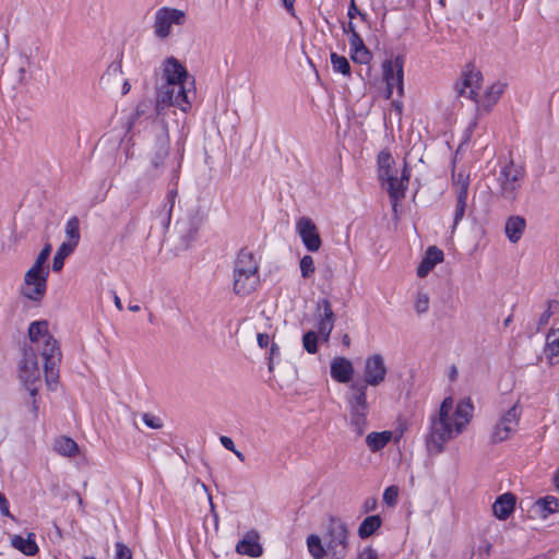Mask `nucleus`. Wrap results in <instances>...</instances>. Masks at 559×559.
Returning <instances> with one entry per match:
<instances>
[{
  "label": "nucleus",
  "instance_id": "obj_1",
  "mask_svg": "<svg viewBox=\"0 0 559 559\" xmlns=\"http://www.w3.org/2000/svg\"><path fill=\"white\" fill-rule=\"evenodd\" d=\"M160 70L156 85V115L160 116L170 106L178 107L183 112L189 111L195 98L194 79L175 57H168Z\"/></svg>",
  "mask_w": 559,
  "mask_h": 559
},
{
  "label": "nucleus",
  "instance_id": "obj_2",
  "mask_svg": "<svg viewBox=\"0 0 559 559\" xmlns=\"http://www.w3.org/2000/svg\"><path fill=\"white\" fill-rule=\"evenodd\" d=\"M474 406L469 399H463L456 404L445 397L439 412L430 417V431L426 442L429 452L440 453L443 445L461 435L473 418Z\"/></svg>",
  "mask_w": 559,
  "mask_h": 559
},
{
  "label": "nucleus",
  "instance_id": "obj_3",
  "mask_svg": "<svg viewBox=\"0 0 559 559\" xmlns=\"http://www.w3.org/2000/svg\"><path fill=\"white\" fill-rule=\"evenodd\" d=\"M259 260L248 248H242L236 255L233 267V290L236 295L248 296L260 283Z\"/></svg>",
  "mask_w": 559,
  "mask_h": 559
},
{
  "label": "nucleus",
  "instance_id": "obj_4",
  "mask_svg": "<svg viewBox=\"0 0 559 559\" xmlns=\"http://www.w3.org/2000/svg\"><path fill=\"white\" fill-rule=\"evenodd\" d=\"M367 388L366 383L355 381L349 385L347 394L350 425L359 436L365 432L367 426V414L369 412Z\"/></svg>",
  "mask_w": 559,
  "mask_h": 559
},
{
  "label": "nucleus",
  "instance_id": "obj_5",
  "mask_svg": "<svg viewBox=\"0 0 559 559\" xmlns=\"http://www.w3.org/2000/svg\"><path fill=\"white\" fill-rule=\"evenodd\" d=\"M524 177V168L512 160L502 165L496 178L498 183L497 195L513 202L518 198Z\"/></svg>",
  "mask_w": 559,
  "mask_h": 559
},
{
  "label": "nucleus",
  "instance_id": "obj_6",
  "mask_svg": "<svg viewBox=\"0 0 559 559\" xmlns=\"http://www.w3.org/2000/svg\"><path fill=\"white\" fill-rule=\"evenodd\" d=\"M324 539L331 559H345L348 552V528L342 520H330Z\"/></svg>",
  "mask_w": 559,
  "mask_h": 559
},
{
  "label": "nucleus",
  "instance_id": "obj_7",
  "mask_svg": "<svg viewBox=\"0 0 559 559\" xmlns=\"http://www.w3.org/2000/svg\"><path fill=\"white\" fill-rule=\"evenodd\" d=\"M150 133L154 138L150 160L154 168L159 169L165 166L169 154V134L166 121L159 118L153 120Z\"/></svg>",
  "mask_w": 559,
  "mask_h": 559
},
{
  "label": "nucleus",
  "instance_id": "obj_8",
  "mask_svg": "<svg viewBox=\"0 0 559 559\" xmlns=\"http://www.w3.org/2000/svg\"><path fill=\"white\" fill-rule=\"evenodd\" d=\"M506 84L502 82H495L488 86L485 93L479 97L476 96L475 102V116L468 124L467 131L472 132L478 123V119L486 114H489L493 106L498 103L504 93Z\"/></svg>",
  "mask_w": 559,
  "mask_h": 559
},
{
  "label": "nucleus",
  "instance_id": "obj_9",
  "mask_svg": "<svg viewBox=\"0 0 559 559\" xmlns=\"http://www.w3.org/2000/svg\"><path fill=\"white\" fill-rule=\"evenodd\" d=\"M41 357L45 361L44 368L46 383L50 390H55L58 379L57 366L60 361L61 353L59 350L57 341L53 337L47 336L45 340Z\"/></svg>",
  "mask_w": 559,
  "mask_h": 559
},
{
  "label": "nucleus",
  "instance_id": "obj_10",
  "mask_svg": "<svg viewBox=\"0 0 559 559\" xmlns=\"http://www.w3.org/2000/svg\"><path fill=\"white\" fill-rule=\"evenodd\" d=\"M49 270H38L31 267L24 276L22 295L31 300H40L47 288V277Z\"/></svg>",
  "mask_w": 559,
  "mask_h": 559
},
{
  "label": "nucleus",
  "instance_id": "obj_11",
  "mask_svg": "<svg viewBox=\"0 0 559 559\" xmlns=\"http://www.w3.org/2000/svg\"><path fill=\"white\" fill-rule=\"evenodd\" d=\"M186 21V14L183 11L164 7L156 11L154 32L159 38H166L169 36L173 25H182Z\"/></svg>",
  "mask_w": 559,
  "mask_h": 559
},
{
  "label": "nucleus",
  "instance_id": "obj_12",
  "mask_svg": "<svg viewBox=\"0 0 559 559\" xmlns=\"http://www.w3.org/2000/svg\"><path fill=\"white\" fill-rule=\"evenodd\" d=\"M520 419V411L516 405L510 407L493 426L490 441L492 443L502 442L515 432Z\"/></svg>",
  "mask_w": 559,
  "mask_h": 559
},
{
  "label": "nucleus",
  "instance_id": "obj_13",
  "mask_svg": "<svg viewBox=\"0 0 559 559\" xmlns=\"http://www.w3.org/2000/svg\"><path fill=\"white\" fill-rule=\"evenodd\" d=\"M481 82V72L476 70L473 66L467 64L462 72L461 79L455 83L454 88L457 95L476 100Z\"/></svg>",
  "mask_w": 559,
  "mask_h": 559
},
{
  "label": "nucleus",
  "instance_id": "obj_14",
  "mask_svg": "<svg viewBox=\"0 0 559 559\" xmlns=\"http://www.w3.org/2000/svg\"><path fill=\"white\" fill-rule=\"evenodd\" d=\"M386 374L388 368L381 354H372L365 359L362 383L370 386H379L384 382Z\"/></svg>",
  "mask_w": 559,
  "mask_h": 559
},
{
  "label": "nucleus",
  "instance_id": "obj_15",
  "mask_svg": "<svg viewBox=\"0 0 559 559\" xmlns=\"http://www.w3.org/2000/svg\"><path fill=\"white\" fill-rule=\"evenodd\" d=\"M40 374L36 356L34 354H25L20 371V378L31 396H35L38 392L41 384Z\"/></svg>",
  "mask_w": 559,
  "mask_h": 559
},
{
  "label": "nucleus",
  "instance_id": "obj_16",
  "mask_svg": "<svg viewBox=\"0 0 559 559\" xmlns=\"http://www.w3.org/2000/svg\"><path fill=\"white\" fill-rule=\"evenodd\" d=\"M296 231L308 251L317 252L321 247V238L316 224L307 216L300 217L296 223Z\"/></svg>",
  "mask_w": 559,
  "mask_h": 559
},
{
  "label": "nucleus",
  "instance_id": "obj_17",
  "mask_svg": "<svg viewBox=\"0 0 559 559\" xmlns=\"http://www.w3.org/2000/svg\"><path fill=\"white\" fill-rule=\"evenodd\" d=\"M335 316L328 299L319 300L317 305V326L318 333L323 340L328 342L334 328Z\"/></svg>",
  "mask_w": 559,
  "mask_h": 559
},
{
  "label": "nucleus",
  "instance_id": "obj_18",
  "mask_svg": "<svg viewBox=\"0 0 559 559\" xmlns=\"http://www.w3.org/2000/svg\"><path fill=\"white\" fill-rule=\"evenodd\" d=\"M409 170L407 169L406 165H404L402 174L400 176L394 175L392 177V180H386L384 182V186H382L386 190L391 199L394 212H396L397 202L404 199L405 197V191L409 182Z\"/></svg>",
  "mask_w": 559,
  "mask_h": 559
},
{
  "label": "nucleus",
  "instance_id": "obj_19",
  "mask_svg": "<svg viewBox=\"0 0 559 559\" xmlns=\"http://www.w3.org/2000/svg\"><path fill=\"white\" fill-rule=\"evenodd\" d=\"M259 534L255 531L247 532L243 538L237 543L236 551L252 558L260 557L263 549L259 543Z\"/></svg>",
  "mask_w": 559,
  "mask_h": 559
},
{
  "label": "nucleus",
  "instance_id": "obj_20",
  "mask_svg": "<svg viewBox=\"0 0 559 559\" xmlns=\"http://www.w3.org/2000/svg\"><path fill=\"white\" fill-rule=\"evenodd\" d=\"M354 374V367L349 359L336 357L331 361V377L340 382L347 383Z\"/></svg>",
  "mask_w": 559,
  "mask_h": 559
},
{
  "label": "nucleus",
  "instance_id": "obj_21",
  "mask_svg": "<svg viewBox=\"0 0 559 559\" xmlns=\"http://www.w3.org/2000/svg\"><path fill=\"white\" fill-rule=\"evenodd\" d=\"M444 254L443 251L437 248L436 246H431L427 249L425 257L420 264L417 267V275L419 277H425L428 273L439 263L443 261Z\"/></svg>",
  "mask_w": 559,
  "mask_h": 559
},
{
  "label": "nucleus",
  "instance_id": "obj_22",
  "mask_svg": "<svg viewBox=\"0 0 559 559\" xmlns=\"http://www.w3.org/2000/svg\"><path fill=\"white\" fill-rule=\"evenodd\" d=\"M515 496L511 492H506L499 496L492 504V512L499 520H507L514 511Z\"/></svg>",
  "mask_w": 559,
  "mask_h": 559
},
{
  "label": "nucleus",
  "instance_id": "obj_23",
  "mask_svg": "<svg viewBox=\"0 0 559 559\" xmlns=\"http://www.w3.org/2000/svg\"><path fill=\"white\" fill-rule=\"evenodd\" d=\"M378 175L382 186L386 180H392L394 175H399L395 162L389 152H381L378 155Z\"/></svg>",
  "mask_w": 559,
  "mask_h": 559
},
{
  "label": "nucleus",
  "instance_id": "obj_24",
  "mask_svg": "<svg viewBox=\"0 0 559 559\" xmlns=\"http://www.w3.org/2000/svg\"><path fill=\"white\" fill-rule=\"evenodd\" d=\"M11 546L25 556H34L38 552V546L35 540V534L28 533L26 537L12 535L10 537Z\"/></svg>",
  "mask_w": 559,
  "mask_h": 559
},
{
  "label": "nucleus",
  "instance_id": "obj_25",
  "mask_svg": "<svg viewBox=\"0 0 559 559\" xmlns=\"http://www.w3.org/2000/svg\"><path fill=\"white\" fill-rule=\"evenodd\" d=\"M177 189H170L166 194V200L160 210L156 213V219L163 229H167L171 221V212L176 203Z\"/></svg>",
  "mask_w": 559,
  "mask_h": 559
},
{
  "label": "nucleus",
  "instance_id": "obj_26",
  "mask_svg": "<svg viewBox=\"0 0 559 559\" xmlns=\"http://www.w3.org/2000/svg\"><path fill=\"white\" fill-rule=\"evenodd\" d=\"M525 227L526 222L522 216H510L504 226L506 236L511 242L515 243L521 239Z\"/></svg>",
  "mask_w": 559,
  "mask_h": 559
},
{
  "label": "nucleus",
  "instance_id": "obj_27",
  "mask_svg": "<svg viewBox=\"0 0 559 559\" xmlns=\"http://www.w3.org/2000/svg\"><path fill=\"white\" fill-rule=\"evenodd\" d=\"M397 73L395 76L388 78L386 82V97L390 98L393 90L396 88L397 95L401 97L404 91V73H403V58L396 57Z\"/></svg>",
  "mask_w": 559,
  "mask_h": 559
},
{
  "label": "nucleus",
  "instance_id": "obj_28",
  "mask_svg": "<svg viewBox=\"0 0 559 559\" xmlns=\"http://www.w3.org/2000/svg\"><path fill=\"white\" fill-rule=\"evenodd\" d=\"M392 439V432L384 430L381 432H370L366 437V444L370 451L382 450Z\"/></svg>",
  "mask_w": 559,
  "mask_h": 559
},
{
  "label": "nucleus",
  "instance_id": "obj_29",
  "mask_svg": "<svg viewBox=\"0 0 559 559\" xmlns=\"http://www.w3.org/2000/svg\"><path fill=\"white\" fill-rule=\"evenodd\" d=\"M53 449L62 456L72 457L79 452L78 443L69 437H59L55 440Z\"/></svg>",
  "mask_w": 559,
  "mask_h": 559
},
{
  "label": "nucleus",
  "instance_id": "obj_30",
  "mask_svg": "<svg viewBox=\"0 0 559 559\" xmlns=\"http://www.w3.org/2000/svg\"><path fill=\"white\" fill-rule=\"evenodd\" d=\"M308 551L313 559H322L328 555V548L324 547L322 539L317 534H311L306 540Z\"/></svg>",
  "mask_w": 559,
  "mask_h": 559
},
{
  "label": "nucleus",
  "instance_id": "obj_31",
  "mask_svg": "<svg viewBox=\"0 0 559 559\" xmlns=\"http://www.w3.org/2000/svg\"><path fill=\"white\" fill-rule=\"evenodd\" d=\"M545 355L554 364V359L559 356V329L548 332L546 337Z\"/></svg>",
  "mask_w": 559,
  "mask_h": 559
},
{
  "label": "nucleus",
  "instance_id": "obj_32",
  "mask_svg": "<svg viewBox=\"0 0 559 559\" xmlns=\"http://www.w3.org/2000/svg\"><path fill=\"white\" fill-rule=\"evenodd\" d=\"M66 235L68 240L63 243L76 248L80 241V221L76 216L71 217L66 224Z\"/></svg>",
  "mask_w": 559,
  "mask_h": 559
},
{
  "label": "nucleus",
  "instance_id": "obj_33",
  "mask_svg": "<svg viewBox=\"0 0 559 559\" xmlns=\"http://www.w3.org/2000/svg\"><path fill=\"white\" fill-rule=\"evenodd\" d=\"M381 525V519L379 515L367 516L358 528V535L361 538L371 536Z\"/></svg>",
  "mask_w": 559,
  "mask_h": 559
},
{
  "label": "nucleus",
  "instance_id": "obj_34",
  "mask_svg": "<svg viewBox=\"0 0 559 559\" xmlns=\"http://www.w3.org/2000/svg\"><path fill=\"white\" fill-rule=\"evenodd\" d=\"M453 188L457 197L467 198L469 177L463 171L453 175Z\"/></svg>",
  "mask_w": 559,
  "mask_h": 559
},
{
  "label": "nucleus",
  "instance_id": "obj_35",
  "mask_svg": "<svg viewBox=\"0 0 559 559\" xmlns=\"http://www.w3.org/2000/svg\"><path fill=\"white\" fill-rule=\"evenodd\" d=\"M536 506L540 509L543 518H547L550 513L559 511V500L552 496L537 500Z\"/></svg>",
  "mask_w": 559,
  "mask_h": 559
},
{
  "label": "nucleus",
  "instance_id": "obj_36",
  "mask_svg": "<svg viewBox=\"0 0 559 559\" xmlns=\"http://www.w3.org/2000/svg\"><path fill=\"white\" fill-rule=\"evenodd\" d=\"M28 336L32 342H39L41 337L47 338V323L45 321L32 322L28 328Z\"/></svg>",
  "mask_w": 559,
  "mask_h": 559
},
{
  "label": "nucleus",
  "instance_id": "obj_37",
  "mask_svg": "<svg viewBox=\"0 0 559 559\" xmlns=\"http://www.w3.org/2000/svg\"><path fill=\"white\" fill-rule=\"evenodd\" d=\"M74 251V248L62 243L53 257L52 270L59 272L63 267L64 259Z\"/></svg>",
  "mask_w": 559,
  "mask_h": 559
},
{
  "label": "nucleus",
  "instance_id": "obj_38",
  "mask_svg": "<svg viewBox=\"0 0 559 559\" xmlns=\"http://www.w3.org/2000/svg\"><path fill=\"white\" fill-rule=\"evenodd\" d=\"M330 58L335 72L342 73L343 75H350V64L345 57L332 52Z\"/></svg>",
  "mask_w": 559,
  "mask_h": 559
},
{
  "label": "nucleus",
  "instance_id": "obj_39",
  "mask_svg": "<svg viewBox=\"0 0 559 559\" xmlns=\"http://www.w3.org/2000/svg\"><path fill=\"white\" fill-rule=\"evenodd\" d=\"M318 334L314 331H308L304 334L302 346L307 353L316 354L318 352Z\"/></svg>",
  "mask_w": 559,
  "mask_h": 559
},
{
  "label": "nucleus",
  "instance_id": "obj_40",
  "mask_svg": "<svg viewBox=\"0 0 559 559\" xmlns=\"http://www.w3.org/2000/svg\"><path fill=\"white\" fill-rule=\"evenodd\" d=\"M429 296L427 293L419 290L416 295L414 308L417 314H424L429 310Z\"/></svg>",
  "mask_w": 559,
  "mask_h": 559
},
{
  "label": "nucleus",
  "instance_id": "obj_41",
  "mask_svg": "<svg viewBox=\"0 0 559 559\" xmlns=\"http://www.w3.org/2000/svg\"><path fill=\"white\" fill-rule=\"evenodd\" d=\"M466 201H467V198H462V197L456 198V206H455V212H454L452 233L455 230L456 226L464 217L465 210H466Z\"/></svg>",
  "mask_w": 559,
  "mask_h": 559
},
{
  "label": "nucleus",
  "instance_id": "obj_42",
  "mask_svg": "<svg viewBox=\"0 0 559 559\" xmlns=\"http://www.w3.org/2000/svg\"><path fill=\"white\" fill-rule=\"evenodd\" d=\"M350 58L354 62L359 64H367L371 59L369 49L365 46L362 48L350 51Z\"/></svg>",
  "mask_w": 559,
  "mask_h": 559
},
{
  "label": "nucleus",
  "instance_id": "obj_43",
  "mask_svg": "<svg viewBox=\"0 0 559 559\" xmlns=\"http://www.w3.org/2000/svg\"><path fill=\"white\" fill-rule=\"evenodd\" d=\"M300 272L304 278H309L314 273V262L311 255H304L300 260Z\"/></svg>",
  "mask_w": 559,
  "mask_h": 559
},
{
  "label": "nucleus",
  "instance_id": "obj_44",
  "mask_svg": "<svg viewBox=\"0 0 559 559\" xmlns=\"http://www.w3.org/2000/svg\"><path fill=\"white\" fill-rule=\"evenodd\" d=\"M50 252H51V246L50 245H46L41 251L39 252V254L37 255L36 260H35V263L33 264L32 267H35V269H38V270H49L48 266H46V262L50 255Z\"/></svg>",
  "mask_w": 559,
  "mask_h": 559
},
{
  "label": "nucleus",
  "instance_id": "obj_45",
  "mask_svg": "<svg viewBox=\"0 0 559 559\" xmlns=\"http://www.w3.org/2000/svg\"><path fill=\"white\" fill-rule=\"evenodd\" d=\"M399 489L395 486L388 487L383 492V500L389 506H394L397 502Z\"/></svg>",
  "mask_w": 559,
  "mask_h": 559
},
{
  "label": "nucleus",
  "instance_id": "obj_46",
  "mask_svg": "<svg viewBox=\"0 0 559 559\" xmlns=\"http://www.w3.org/2000/svg\"><path fill=\"white\" fill-rule=\"evenodd\" d=\"M382 70H383V78L385 81L390 76H395V73H397L396 58L394 60H385L382 63Z\"/></svg>",
  "mask_w": 559,
  "mask_h": 559
},
{
  "label": "nucleus",
  "instance_id": "obj_47",
  "mask_svg": "<svg viewBox=\"0 0 559 559\" xmlns=\"http://www.w3.org/2000/svg\"><path fill=\"white\" fill-rule=\"evenodd\" d=\"M558 306L559 302L556 300L548 301L547 310L539 318V325H546L548 323L550 317L554 314V309H557Z\"/></svg>",
  "mask_w": 559,
  "mask_h": 559
},
{
  "label": "nucleus",
  "instance_id": "obj_48",
  "mask_svg": "<svg viewBox=\"0 0 559 559\" xmlns=\"http://www.w3.org/2000/svg\"><path fill=\"white\" fill-rule=\"evenodd\" d=\"M115 559H132V552L130 548L122 543H116Z\"/></svg>",
  "mask_w": 559,
  "mask_h": 559
},
{
  "label": "nucleus",
  "instance_id": "obj_49",
  "mask_svg": "<svg viewBox=\"0 0 559 559\" xmlns=\"http://www.w3.org/2000/svg\"><path fill=\"white\" fill-rule=\"evenodd\" d=\"M143 421L147 427L153 428V429H158L162 427L160 419L158 417H155L150 414L143 415Z\"/></svg>",
  "mask_w": 559,
  "mask_h": 559
},
{
  "label": "nucleus",
  "instance_id": "obj_50",
  "mask_svg": "<svg viewBox=\"0 0 559 559\" xmlns=\"http://www.w3.org/2000/svg\"><path fill=\"white\" fill-rule=\"evenodd\" d=\"M365 43L362 40V38L360 37V35L358 33H353L350 36H349V47H350V51L355 50V49H358V48H362L365 47Z\"/></svg>",
  "mask_w": 559,
  "mask_h": 559
},
{
  "label": "nucleus",
  "instance_id": "obj_51",
  "mask_svg": "<svg viewBox=\"0 0 559 559\" xmlns=\"http://www.w3.org/2000/svg\"><path fill=\"white\" fill-rule=\"evenodd\" d=\"M0 512L8 518H11L14 520V516L11 514L9 509V501L7 500L5 496L0 491Z\"/></svg>",
  "mask_w": 559,
  "mask_h": 559
},
{
  "label": "nucleus",
  "instance_id": "obj_52",
  "mask_svg": "<svg viewBox=\"0 0 559 559\" xmlns=\"http://www.w3.org/2000/svg\"><path fill=\"white\" fill-rule=\"evenodd\" d=\"M219 441L222 443V445L226 449V450H229V451H235V443L234 441L231 440V438L227 437V436H222L219 438Z\"/></svg>",
  "mask_w": 559,
  "mask_h": 559
},
{
  "label": "nucleus",
  "instance_id": "obj_53",
  "mask_svg": "<svg viewBox=\"0 0 559 559\" xmlns=\"http://www.w3.org/2000/svg\"><path fill=\"white\" fill-rule=\"evenodd\" d=\"M357 559H378V555L373 549L367 548L359 554Z\"/></svg>",
  "mask_w": 559,
  "mask_h": 559
},
{
  "label": "nucleus",
  "instance_id": "obj_54",
  "mask_svg": "<svg viewBox=\"0 0 559 559\" xmlns=\"http://www.w3.org/2000/svg\"><path fill=\"white\" fill-rule=\"evenodd\" d=\"M257 341H258V345L261 348H264V347H267V345L270 344V336L266 333H259L257 335Z\"/></svg>",
  "mask_w": 559,
  "mask_h": 559
},
{
  "label": "nucleus",
  "instance_id": "obj_55",
  "mask_svg": "<svg viewBox=\"0 0 559 559\" xmlns=\"http://www.w3.org/2000/svg\"><path fill=\"white\" fill-rule=\"evenodd\" d=\"M278 355H280L278 346L276 344L272 343L271 348H270V364H269L270 371L273 370V364H272L273 357L278 356Z\"/></svg>",
  "mask_w": 559,
  "mask_h": 559
},
{
  "label": "nucleus",
  "instance_id": "obj_56",
  "mask_svg": "<svg viewBox=\"0 0 559 559\" xmlns=\"http://www.w3.org/2000/svg\"><path fill=\"white\" fill-rule=\"evenodd\" d=\"M198 231V227L191 224L188 228V233L183 235V237L187 239V242H190L194 239Z\"/></svg>",
  "mask_w": 559,
  "mask_h": 559
},
{
  "label": "nucleus",
  "instance_id": "obj_57",
  "mask_svg": "<svg viewBox=\"0 0 559 559\" xmlns=\"http://www.w3.org/2000/svg\"><path fill=\"white\" fill-rule=\"evenodd\" d=\"M295 1L296 0H282L284 8L293 16H295V9H294Z\"/></svg>",
  "mask_w": 559,
  "mask_h": 559
},
{
  "label": "nucleus",
  "instance_id": "obj_58",
  "mask_svg": "<svg viewBox=\"0 0 559 559\" xmlns=\"http://www.w3.org/2000/svg\"><path fill=\"white\" fill-rule=\"evenodd\" d=\"M347 14H348V17L350 20H353L357 14H360V12H359L358 8L356 7L354 0H352V3L349 5V8H348V13Z\"/></svg>",
  "mask_w": 559,
  "mask_h": 559
},
{
  "label": "nucleus",
  "instance_id": "obj_59",
  "mask_svg": "<svg viewBox=\"0 0 559 559\" xmlns=\"http://www.w3.org/2000/svg\"><path fill=\"white\" fill-rule=\"evenodd\" d=\"M31 397H32V413L34 414V417H37L39 407L37 404L36 395L31 396Z\"/></svg>",
  "mask_w": 559,
  "mask_h": 559
},
{
  "label": "nucleus",
  "instance_id": "obj_60",
  "mask_svg": "<svg viewBox=\"0 0 559 559\" xmlns=\"http://www.w3.org/2000/svg\"><path fill=\"white\" fill-rule=\"evenodd\" d=\"M344 32L348 33V34H349V36H350L353 33H357V31H356V28H355V25H354L352 22H349V23H348L347 28H344Z\"/></svg>",
  "mask_w": 559,
  "mask_h": 559
},
{
  "label": "nucleus",
  "instance_id": "obj_61",
  "mask_svg": "<svg viewBox=\"0 0 559 559\" xmlns=\"http://www.w3.org/2000/svg\"><path fill=\"white\" fill-rule=\"evenodd\" d=\"M114 301H115V306L117 307L118 310H122V304H121V300L120 298L115 294L114 296Z\"/></svg>",
  "mask_w": 559,
  "mask_h": 559
},
{
  "label": "nucleus",
  "instance_id": "obj_62",
  "mask_svg": "<svg viewBox=\"0 0 559 559\" xmlns=\"http://www.w3.org/2000/svg\"><path fill=\"white\" fill-rule=\"evenodd\" d=\"M231 452L237 456V459H238L239 461H241V462H243V461H245V455H243V453H242V452H240V451H239V450H237L236 448H235V451H231Z\"/></svg>",
  "mask_w": 559,
  "mask_h": 559
},
{
  "label": "nucleus",
  "instance_id": "obj_63",
  "mask_svg": "<svg viewBox=\"0 0 559 559\" xmlns=\"http://www.w3.org/2000/svg\"><path fill=\"white\" fill-rule=\"evenodd\" d=\"M342 343L345 345V346H349L350 345V337L348 334H344L343 337H342Z\"/></svg>",
  "mask_w": 559,
  "mask_h": 559
},
{
  "label": "nucleus",
  "instance_id": "obj_64",
  "mask_svg": "<svg viewBox=\"0 0 559 559\" xmlns=\"http://www.w3.org/2000/svg\"><path fill=\"white\" fill-rule=\"evenodd\" d=\"M131 88V85L128 81H124L123 85H122V94H127Z\"/></svg>",
  "mask_w": 559,
  "mask_h": 559
}]
</instances>
